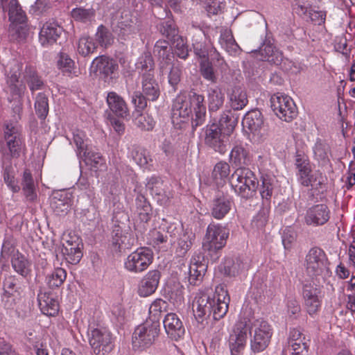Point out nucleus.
I'll list each match as a JSON object with an SVG mask.
<instances>
[{
	"label": "nucleus",
	"instance_id": "nucleus-1",
	"mask_svg": "<svg viewBox=\"0 0 355 355\" xmlns=\"http://www.w3.org/2000/svg\"><path fill=\"white\" fill-rule=\"evenodd\" d=\"M230 162L239 168L232 175L230 184L235 193L248 198L256 191L258 182L254 173L245 166L250 164L251 157L243 143L236 142L230 153Z\"/></svg>",
	"mask_w": 355,
	"mask_h": 355
},
{
	"label": "nucleus",
	"instance_id": "nucleus-2",
	"mask_svg": "<svg viewBox=\"0 0 355 355\" xmlns=\"http://www.w3.org/2000/svg\"><path fill=\"white\" fill-rule=\"evenodd\" d=\"M230 300L227 291L223 285L216 287L213 298H210L205 293H198L192 304L196 321L203 324L211 313L213 314L214 320L223 318L228 311Z\"/></svg>",
	"mask_w": 355,
	"mask_h": 355
},
{
	"label": "nucleus",
	"instance_id": "nucleus-3",
	"mask_svg": "<svg viewBox=\"0 0 355 355\" xmlns=\"http://www.w3.org/2000/svg\"><path fill=\"white\" fill-rule=\"evenodd\" d=\"M204 101V96L195 92H191L188 95H178L172 107L171 119L173 124L180 125L189 121L193 108L195 116L191 121L193 129L195 130L202 125L206 119V107Z\"/></svg>",
	"mask_w": 355,
	"mask_h": 355
},
{
	"label": "nucleus",
	"instance_id": "nucleus-4",
	"mask_svg": "<svg viewBox=\"0 0 355 355\" xmlns=\"http://www.w3.org/2000/svg\"><path fill=\"white\" fill-rule=\"evenodd\" d=\"M22 64L13 60L6 68V86L5 92L9 94L10 101H15L16 105L13 107L15 113L19 114L22 110L21 98L26 90L24 83L19 80Z\"/></svg>",
	"mask_w": 355,
	"mask_h": 355
},
{
	"label": "nucleus",
	"instance_id": "nucleus-5",
	"mask_svg": "<svg viewBox=\"0 0 355 355\" xmlns=\"http://www.w3.org/2000/svg\"><path fill=\"white\" fill-rule=\"evenodd\" d=\"M0 8L3 12L8 13L11 22L10 31L19 40H24L28 33L26 16L17 0H0Z\"/></svg>",
	"mask_w": 355,
	"mask_h": 355
},
{
	"label": "nucleus",
	"instance_id": "nucleus-6",
	"mask_svg": "<svg viewBox=\"0 0 355 355\" xmlns=\"http://www.w3.org/2000/svg\"><path fill=\"white\" fill-rule=\"evenodd\" d=\"M230 236L229 228L223 224L211 223L206 230L202 248L210 256L218 254L226 245Z\"/></svg>",
	"mask_w": 355,
	"mask_h": 355
},
{
	"label": "nucleus",
	"instance_id": "nucleus-7",
	"mask_svg": "<svg viewBox=\"0 0 355 355\" xmlns=\"http://www.w3.org/2000/svg\"><path fill=\"white\" fill-rule=\"evenodd\" d=\"M159 323L156 321H146L137 326L132 336V345L135 350H144L149 348L158 337Z\"/></svg>",
	"mask_w": 355,
	"mask_h": 355
},
{
	"label": "nucleus",
	"instance_id": "nucleus-8",
	"mask_svg": "<svg viewBox=\"0 0 355 355\" xmlns=\"http://www.w3.org/2000/svg\"><path fill=\"white\" fill-rule=\"evenodd\" d=\"M142 91H135L131 96L132 103L138 110H144L147 106V100L156 101L160 94L159 87L153 75L141 78Z\"/></svg>",
	"mask_w": 355,
	"mask_h": 355
},
{
	"label": "nucleus",
	"instance_id": "nucleus-9",
	"mask_svg": "<svg viewBox=\"0 0 355 355\" xmlns=\"http://www.w3.org/2000/svg\"><path fill=\"white\" fill-rule=\"evenodd\" d=\"M328 259L324 251L319 247L311 248L306 255L305 266L307 274L317 277L329 272Z\"/></svg>",
	"mask_w": 355,
	"mask_h": 355
},
{
	"label": "nucleus",
	"instance_id": "nucleus-10",
	"mask_svg": "<svg viewBox=\"0 0 355 355\" xmlns=\"http://www.w3.org/2000/svg\"><path fill=\"white\" fill-rule=\"evenodd\" d=\"M87 334L89 343L95 354L105 355L112 350V335L106 328L89 326Z\"/></svg>",
	"mask_w": 355,
	"mask_h": 355
},
{
	"label": "nucleus",
	"instance_id": "nucleus-11",
	"mask_svg": "<svg viewBox=\"0 0 355 355\" xmlns=\"http://www.w3.org/2000/svg\"><path fill=\"white\" fill-rule=\"evenodd\" d=\"M153 254L148 248H139L130 253L124 260V268L132 273L146 270L153 262Z\"/></svg>",
	"mask_w": 355,
	"mask_h": 355
},
{
	"label": "nucleus",
	"instance_id": "nucleus-12",
	"mask_svg": "<svg viewBox=\"0 0 355 355\" xmlns=\"http://www.w3.org/2000/svg\"><path fill=\"white\" fill-rule=\"evenodd\" d=\"M271 107L275 114L285 121H291L297 114V108L293 99L282 93L271 96Z\"/></svg>",
	"mask_w": 355,
	"mask_h": 355
},
{
	"label": "nucleus",
	"instance_id": "nucleus-13",
	"mask_svg": "<svg viewBox=\"0 0 355 355\" xmlns=\"http://www.w3.org/2000/svg\"><path fill=\"white\" fill-rule=\"evenodd\" d=\"M205 132V144L214 151L220 154H225L227 150L229 134L223 133L221 128L216 123L208 124Z\"/></svg>",
	"mask_w": 355,
	"mask_h": 355
},
{
	"label": "nucleus",
	"instance_id": "nucleus-14",
	"mask_svg": "<svg viewBox=\"0 0 355 355\" xmlns=\"http://www.w3.org/2000/svg\"><path fill=\"white\" fill-rule=\"evenodd\" d=\"M253 325L254 330L250 340V347L253 352L259 353L268 346L272 336V329L268 323L263 320H257Z\"/></svg>",
	"mask_w": 355,
	"mask_h": 355
},
{
	"label": "nucleus",
	"instance_id": "nucleus-15",
	"mask_svg": "<svg viewBox=\"0 0 355 355\" xmlns=\"http://www.w3.org/2000/svg\"><path fill=\"white\" fill-rule=\"evenodd\" d=\"M251 321L240 320L235 325L230 337V349L232 355H239L244 349Z\"/></svg>",
	"mask_w": 355,
	"mask_h": 355
},
{
	"label": "nucleus",
	"instance_id": "nucleus-16",
	"mask_svg": "<svg viewBox=\"0 0 355 355\" xmlns=\"http://www.w3.org/2000/svg\"><path fill=\"white\" fill-rule=\"evenodd\" d=\"M3 145L6 147L11 157H19L23 146V140L19 127L13 123L6 124L3 131Z\"/></svg>",
	"mask_w": 355,
	"mask_h": 355
},
{
	"label": "nucleus",
	"instance_id": "nucleus-17",
	"mask_svg": "<svg viewBox=\"0 0 355 355\" xmlns=\"http://www.w3.org/2000/svg\"><path fill=\"white\" fill-rule=\"evenodd\" d=\"M118 68L116 60L105 55L96 57L91 64V70L99 75L105 82H110L116 77Z\"/></svg>",
	"mask_w": 355,
	"mask_h": 355
},
{
	"label": "nucleus",
	"instance_id": "nucleus-18",
	"mask_svg": "<svg viewBox=\"0 0 355 355\" xmlns=\"http://www.w3.org/2000/svg\"><path fill=\"white\" fill-rule=\"evenodd\" d=\"M330 218V209L326 204L320 203L308 207L304 220L306 225L316 227L325 225Z\"/></svg>",
	"mask_w": 355,
	"mask_h": 355
},
{
	"label": "nucleus",
	"instance_id": "nucleus-19",
	"mask_svg": "<svg viewBox=\"0 0 355 355\" xmlns=\"http://www.w3.org/2000/svg\"><path fill=\"white\" fill-rule=\"evenodd\" d=\"M202 35L205 37L203 32L198 31V33L193 37V46L194 53L197 57L202 59V60H207V57H211L213 60H216L218 62V65L222 69L225 70L226 69L227 64L214 47L209 49L207 44L201 41L202 39Z\"/></svg>",
	"mask_w": 355,
	"mask_h": 355
},
{
	"label": "nucleus",
	"instance_id": "nucleus-20",
	"mask_svg": "<svg viewBox=\"0 0 355 355\" xmlns=\"http://www.w3.org/2000/svg\"><path fill=\"white\" fill-rule=\"evenodd\" d=\"M82 245L79 237L76 235L71 236L69 234L64 243H62L61 249L62 256L67 262L71 264H77L83 257Z\"/></svg>",
	"mask_w": 355,
	"mask_h": 355
},
{
	"label": "nucleus",
	"instance_id": "nucleus-21",
	"mask_svg": "<svg viewBox=\"0 0 355 355\" xmlns=\"http://www.w3.org/2000/svg\"><path fill=\"white\" fill-rule=\"evenodd\" d=\"M302 295L304 304L309 315L316 313L322 304L321 289L315 284H306L303 286Z\"/></svg>",
	"mask_w": 355,
	"mask_h": 355
},
{
	"label": "nucleus",
	"instance_id": "nucleus-22",
	"mask_svg": "<svg viewBox=\"0 0 355 355\" xmlns=\"http://www.w3.org/2000/svg\"><path fill=\"white\" fill-rule=\"evenodd\" d=\"M62 33V28L53 20L46 21L40 28L39 42L46 47L56 42Z\"/></svg>",
	"mask_w": 355,
	"mask_h": 355
},
{
	"label": "nucleus",
	"instance_id": "nucleus-23",
	"mask_svg": "<svg viewBox=\"0 0 355 355\" xmlns=\"http://www.w3.org/2000/svg\"><path fill=\"white\" fill-rule=\"evenodd\" d=\"M163 324L166 334L172 340H178L185 334L183 323L176 313H167L163 320Z\"/></svg>",
	"mask_w": 355,
	"mask_h": 355
},
{
	"label": "nucleus",
	"instance_id": "nucleus-24",
	"mask_svg": "<svg viewBox=\"0 0 355 355\" xmlns=\"http://www.w3.org/2000/svg\"><path fill=\"white\" fill-rule=\"evenodd\" d=\"M146 187L160 205H166L172 198L171 193L165 191L164 182L158 177L152 176L148 178Z\"/></svg>",
	"mask_w": 355,
	"mask_h": 355
},
{
	"label": "nucleus",
	"instance_id": "nucleus-25",
	"mask_svg": "<svg viewBox=\"0 0 355 355\" xmlns=\"http://www.w3.org/2000/svg\"><path fill=\"white\" fill-rule=\"evenodd\" d=\"M233 200L228 196L221 195L216 197L211 205V216L217 220H222L232 209Z\"/></svg>",
	"mask_w": 355,
	"mask_h": 355
},
{
	"label": "nucleus",
	"instance_id": "nucleus-26",
	"mask_svg": "<svg viewBox=\"0 0 355 355\" xmlns=\"http://www.w3.org/2000/svg\"><path fill=\"white\" fill-rule=\"evenodd\" d=\"M153 52L159 60V69L162 74L168 73V68L171 65L173 56L171 53V47L166 40H158L155 46Z\"/></svg>",
	"mask_w": 355,
	"mask_h": 355
},
{
	"label": "nucleus",
	"instance_id": "nucleus-27",
	"mask_svg": "<svg viewBox=\"0 0 355 355\" xmlns=\"http://www.w3.org/2000/svg\"><path fill=\"white\" fill-rule=\"evenodd\" d=\"M297 182L303 187L312 189L320 188L325 182V177L320 171L312 172L311 168L296 173Z\"/></svg>",
	"mask_w": 355,
	"mask_h": 355
},
{
	"label": "nucleus",
	"instance_id": "nucleus-28",
	"mask_svg": "<svg viewBox=\"0 0 355 355\" xmlns=\"http://www.w3.org/2000/svg\"><path fill=\"white\" fill-rule=\"evenodd\" d=\"M71 195L66 191H56L53 193L51 207L57 215L67 214L71 207Z\"/></svg>",
	"mask_w": 355,
	"mask_h": 355
},
{
	"label": "nucleus",
	"instance_id": "nucleus-29",
	"mask_svg": "<svg viewBox=\"0 0 355 355\" xmlns=\"http://www.w3.org/2000/svg\"><path fill=\"white\" fill-rule=\"evenodd\" d=\"M242 124L244 128L257 135H261V130H263L265 127L262 113L258 110H253L246 113Z\"/></svg>",
	"mask_w": 355,
	"mask_h": 355
},
{
	"label": "nucleus",
	"instance_id": "nucleus-30",
	"mask_svg": "<svg viewBox=\"0 0 355 355\" xmlns=\"http://www.w3.org/2000/svg\"><path fill=\"white\" fill-rule=\"evenodd\" d=\"M159 279L160 272L158 270L149 271L139 284V295L141 297H148L154 293L159 284Z\"/></svg>",
	"mask_w": 355,
	"mask_h": 355
},
{
	"label": "nucleus",
	"instance_id": "nucleus-31",
	"mask_svg": "<svg viewBox=\"0 0 355 355\" xmlns=\"http://www.w3.org/2000/svg\"><path fill=\"white\" fill-rule=\"evenodd\" d=\"M3 180L8 189L12 193H18L20 186L15 178V169L12 166L9 155H3L2 158Z\"/></svg>",
	"mask_w": 355,
	"mask_h": 355
},
{
	"label": "nucleus",
	"instance_id": "nucleus-32",
	"mask_svg": "<svg viewBox=\"0 0 355 355\" xmlns=\"http://www.w3.org/2000/svg\"><path fill=\"white\" fill-rule=\"evenodd\" d=\"M259 53L262 60L277 66L281 65L283 62L285 64L282 53L270 42L263 43L260 48Z\"/></svg>",
	"mask_w": 355,
	"mask_h": 355
},
{
	"label": "nucleus",
	"instance_id": "nucleus-33",
	"mask_svg": "<svg viewBox=\"0 0 355 355\" xmlns=\"http://www.w3.org/2000/svg\"><path fill=\"white\" fill-rule=\"evenodd\" d=\"M107 103L110 110L117 116L124 118L128 114V109L123 98L114 92L107 96Z\"/></svg>",
	"mask_w": 355,
	"mask_h": 355
},
{
	"label": "nucleus",
	"instance_id": "nucleus-34",
	"mask_svg": "<svg viewBox=\"0 0 355 355\" xmlns=\"http://www.w3.org/2000/svg\"><path fill=\"white\" fill-rule=\"evenodd\" d=\"M313 158L320 166H324L330 163V148L322 139L318 138L312 148Z\"/></svg>",
	"mask_w": 355,
	"mask_h": 355
},
{
	"label": "nucleus",
	"instance_id": "nucleus-35",
	"mask_svg": "<svg viewBox=\"0 0 355 355\" xmlns=\"http://www.w3.org/2000/svg\"><path fill=\"white\" fill-rule=\"evenodd\" d=\"M218 43L221 48L230 55H235L240 51V47L236 42L230 29H221Z\"/></svg>",
	"mask_w": 355,
	"mask_h": 355
},
{
	"label": "nucleus",
	"instance_id": "nucleus-36",
	"mask_svg": "<svg viewBox=\"0 0 355 355\" xmlns=\"http://www.w3.org/2000/svg\"><path fill=\"white\" fill-rule=\"evenodd\" d=\"M230 106L235 110H242L248 104L246 92L241 87H234L228 94Z\"/></svg>",
	"mask_w": 355,
	"mask_h": 355
},
{
	"label": "nucleus",
	"instance_id": "nucleus-37",
	"mask_svg": "<svg viewBox=\"0 0 355 355\" xmlns=\"http://www.w3.org/2000/svg\"><path fill=\"white\" fill-rule=\"evenodd\" d=\"M23 80L26 83L32 93L43 88V80L37 75L35 68L31 66H26L23 73Z\"/></svg>",
	"mask_w": 355,
	"mask_h": 355
},
{
	"label": "nucleus",
	"instance_id": "nucleus-38",
	"mask_svg": "<svg viewBox=\"0 0 355 355\" xmlns=\"http://www.w3.org/2000/svg\"><path fill=\"white\" fill-rule=\"evenodd\" d=\"M57 67L64 75L70 77L78 76V73L75 68V62L66 53L60 52L58 54Z\"/></svg>",
	"mask_w": 355,
	"mask_h": 355
},
{
	"label": "nucleus",
	"instance_id": "nucleus-39",
	"mask_svg": "<svg viewBox=\"0 0 355 355\" xmlns=\"http://www.w3.org/2000/svg\"><path fill=\"white\" fill-rule=\"evenodd\" d=\"M10 261L13 270L22 277H26L31 273V263L22 253L14 255Z\"/></svg>",
	"mask_w": 355,
	"mask_h": 355
},
{
	"label": "nucleus",
	"instance_id": "nucleus-40",
	"mask_svg": "<svg viewBox=\"0 0 355 355\" xmlns=\"http://www.w3.org/2000/svg\"><path fill=\"white\" fill-rule=\"evenodd\" d=\"M135 242V239L129 233H123L117 230L112 237V245L115 250L121 252L131 248Z\"/></svg>",
	"mask_w": 355,
	"mask_h": 355
},
{
	"label": "nucleus",
	"instance_id": "nucleus-41",
	"mask_svg": "<svg viewBox=\"0 0 355 355\" xmlns=\"http://www.w3.org/2000/svg\"><path fill=\"white\" fill-rule=\"evenodd\" d=\"M71 16L76 21L90 24L95 21L96 12L93 8L77 7L72 9Z\"/></svg>",
	"mask_w": 355,
	"mask_h": 355
},
{
	"label": "nucleus",
	"instance_id": "nucleus-42",
	"mask_svg": "<svg viewBox=\"0 0 355 355\" xmlns=\"http://www.w3.org/2000/svg\"><path fill=\"white\" fill-rule=\"evenodd\" d=\"M136 69L141 78L148 75L154 76V61L149 53H144L139 56L136 63Z\"/></svg>",
	"mask_w": 355,
	"mask_h": 355
},
{
	"label": "nucleus",
	"instance_id": "nucleus-43",
	"mask_svg": "<svg viewBox=\"0 0 355 355\" xmlns=\"http://www.w3.org/2000/svg\"><path fill=\"white\" fill-rule=\"evenodd\" d=\"M78 157L83 160L86 165L95 171L99 169L105 164V160L101 154L92 150L91 148Z\"/></svg>",
	"mask_w": 355,
	"mask_h": 355
},
{
	"label": "nucleus",
	"instance_id": "nucleus-44",
	"mask_svg": "<svg viewBox=\"0 0 355 355\" xmlns=\"http://www.w3.org/2000/svg\"><path fill=\"white\" fill-rule=\"evenodd\" d=\"M21 185L26 198L31 201L35 200L37 198L35 186L31 173L28 169L24 171Z\"/></svg>",
	"mask_w": 355,
	"mask_h": 355
},
{
	"label": "nucleus",
	"instance_id": "nucleus-45",
	"mask_svg": "<svg viewBox=\"0 0 355 355\" xmlns=\"http://www.w3.org/2000/svg\"><path fill=\"white\" fill-rule=\"evenodd\" d=\"M209 109L210 112H216L222 107L224 103V94L218 87H211L207 90Z\"/></svg>",
	"mask_w": 355,
	"mask_h": 355
},
{
	"label": "nucleus",
	"instance_id": "nucleus-46",
	"mask_svg": "<svg viewBox=\"0 0 355 355\" xmlns=\"http://www.w3.org/2000/svg\"><path fill=\"white\" fill-rule=\"evenodd\" d=\"M19 253L21 252L17 248L16 239L12 235L6 234L1 246V257L3 259H11Z\"/></svg>",
	"mask_w": 355,
	"mask_h": 355
},
{
	"label": "nucleus",
	"instance_id": "nucleus-47",
	"mask_svg": "<svg viewBox=\"0 0 355 355\" xmlns=\"http://www.w3.org/2000/svg\"><path fill=\"white\" fill-rule=\"evenodd\" d=\"M261 180L262 184L259 189L260 195L263 200L270 202L277 180L274 176L265 175L262 176Z\"/></svg>",
	"mask_w": 355,
	"mask_h": 355
},
{
	"label": "nucleus",
	"instance_id": "nucleus-48",
	"mask_svg": "<svg viewBox=\"0 0 355 355\" xmlns=\"http://www.w3.org/2000/svg\"><path fill=\"white\" fill-rule=\"evenodd\" d=\"M96 48L97 46L92 37L83 35L78 40L77 51L80 55L84 57L93 53Z\"/></svg>",
	"mask_w": 355,
	"mask_h": 355
},
{
	"label": "nucleus",
	"instance_id": "nucleus-49",
	"mask_svg": "<svg viewBox=\"0 0 355 355\" xmlns=\"http://www.w3.org/2000/svg\"><path fill=\"white\" fill-rule=\"evenodd\" d=\"M66 277L67 272L65 270L61 268H56L46 276V282L50 288H58L63 284Z\"/></svg>",
	"mask_w": 355,
	"mask_h": 355
},
{
	"label": "nucleus",
	"instance_id": "nucleus-50",
	"mask_svg": "<svg viewBox=\"0 0 355 355\" xmlns=\"http://www.w3.org/2000/svg\"><path fill=\"white\" fill-rule=\"evenodd\" d=\"M115 32L121 39L125 40L135 35L137 29L133 26L132 21H121L118 22Z\"/></svg>",
	"mask_w": 355,
	"mask_h": 355
},
{
	"label": "nucleus",
	"instance_id": "nucleus-51",
	"mask_svg": "<svg viewBox=\"0 0 355 355\" xmlns=\"http://www.w3.org/2000/svg\"><path fill=\"white\" fill-rule=\"evenodd\" d=\"M130 155L135 163L140 167L148 168L152 165L153 159L148 153L140 148H135L131 150Z\"/></svg>",
	"mask_w": 355,
	"mask_h": 355
},
{
	"label": "nucleus",
	"instance_id": "nucleus-52",
	"mask_svg": "<svg viewBox=\"0 0 355 355\" xmlns=\"http://www.w3.org/2000/svg\"><path fill=\"white\" fill-rule=\"evenodd\" d=\"M95 37L98 44L103 48L110 46L114 40L112 33L103 25L98 27Z\"/></svg>",
	"mask_w": 355,
	"mask_h": 355
},
{
	"label": "nucleus",
	"instance_id": "nucleus-53",
	"mask_svg": "<svg viewBox=\"0 0 355 355\" xmlns=\"http://www.w3.org/2000/svg\"><path fill=\"white\" fill-rule=\"evenodd\" d=\"M35 109L37 116L45 119L49 113V99L44 93H39L35 97Z\"/></svg>",
	"mask_w": 355,
	"mask_h": 355
},
{
	"label": "nucleus",
	"instance_id": "nucleus-54",
	"mask_svg": "<svg viewBox=\"0 0 355 355\" xmlns=\"http://www.w3.org/2000/svg\"><path fill=\"white\" fill-rule=\"evenodd\" d=\"M136 207L137 214L139 216L141 221L147 222L150 219L151 207L146 201V198L142 195H139L136 198Z\"/></svg>",
	"mask_w": 355,
	"mask_h": 355
},
{
	"label": "nucleus",
	"instance_id": "nucleus-55",
	"mask_svg": "<svg viewBox=\"0 0 355 355\" xmlns=\"http://www.w3.org/2000/svg\"><path fill=\"white\" fill-rule=\"evenodd\" d=\"M205 270V267L203 264L191 262L188 271L189 284L197 285L202 280Z\"/></svg>",
	"mask_w": 355,
	"mask_h": 355
},
{
	"label": "nucleus",
	"instance_id": "nucleus-56",
	"mask_svg": "<svg viewBox=\"0 0 355 355\" xmlns=\"http://www.w3.org/2000/svg\"><path fill=\"white\" fill-rule=\"evenodd\" d=\"M73 143L76 146L77 155L81 156L83 153H85L90 148L87 144L85 134L79 130H76L73 133Z\"/></svg>",
	"mask_w": 355,
	"mask_h": 355
},
{
	"label": "nucleus",
	"instance_id": "nucleus-57",
	"mask_svg": "<svg viewBox=\"0 0 355 355\" xmlns=\"http://www.w3.org/2000/svg\"><path fill=\"white\" fill-rule=\"evenodd\" d=\"M167 303L161 299L155 300L149 308L150 320L159 322L161 313L166 311Z\"/></svg>",
	"mask_w": 355,
	"mask_h": 355
},
{
	"label": "nucleus",
	"instance_id": "nucleus-58",
	"mask_svg": "<svg viewBox=\"0 0 355 355\" xmlns=\"http://www.w3.org/2000/svg\"><path fill=\"white\" fill-rule=\"evenodd\" d=\"M41 311L49 316H55L59 310V305L57 300L53 298H47L44 300H40Z\"/></svg>",
	"mask_w": 355,
	"mask_h": 355
},
{
	"label": "nucleus",
	"instance_id": "nucleus-59",
	"mask_svg": "<svg viewBox=\"0 0 355 355\" xmlns=\"http://www.w3.org/2000/svg\"><path fill=\"white\" fill-rule=\"evenodd\" d=\"M175 53L181 59H187L189 55V48L186 42L181 36L172 39Z\"/></svg>",
	"mask_w": 355,
	"mask_h": 355
},
{
	"label": "nucleus",
	"instance_id": "nucleus-60",
	"mask_svg": "<svg viewBox=\"0 0 355 355\" xmlns=\"http://www.w3.org/2000/svg\"><path fill=\"white\" fill-rule=\"evenodd\" d=\"M241 270V263L239 259L236 261L232 259H227L222 268L224 274L227 276H236Z\"/></svg>",
	"mask_w": 355,
	"mask_h": 355
},
{
	"label": "nucleus",
	"instance_id": "nucleus-61",
	"mask_svg": "<svg viewBox=\"0 0 355 355\" xmlns=\"http://www.w3.org/2000/svg\"><path fill=\"white\" fill-rule=\"evenodd\" d=\"M193 235L183 234L178 239L176 252L180 257H183L189 250L192 245V238Z\"/></svg>",
	"mask_w": 355,
	"mask_h": 355
},
{
	"label": "nucleus",
	"instance_id": "nucleus-62",
	"mask_svg": "<svg viewBox=\"0 0 355 355\" xmlns=\"http://www.w3.org/2000/svg\"><path fill=\"white\" fill-rule=\"evenodd\" d=\"M200 70L202 77L211 83L216 82V76L214 73L211 63L208 60H201L200 63Z\"/></svg>",
	"mask_w": 355,
	"mask_h": 355
},
{
	"label": "nucleus",
	"instance_id": "nucleus-63",
	"mask_svg": "<svg viewBox=\"0 0 355 355\" xmlns=\"http://www.w3.org/2000/svg\"><path fill=\"white\" fill-rule=\"evenodd\" d=\"M135 124L143 130H152L155 126V121L148 114H141L136 117Z\"/></svg>",
	"mask_w": 355,
	"mask_h": 355
},
{
	"label": "nucleus",
	"instance_id": "nucleus-64",
	"mask_svg": "<svg viewBox=\"0 0 355 355\" xmlns=\"http://www.w3.org/2000/svg\"><path fill=\"white\" fill-rule=\"evenodd\" d=\"M237 123L236 120L231 115V112H224L219 119V127L227 130L230 134L234 130Z\"/></svg>",
	"mask_w": 355,
	"mask_h": 355
}]
</instances>
